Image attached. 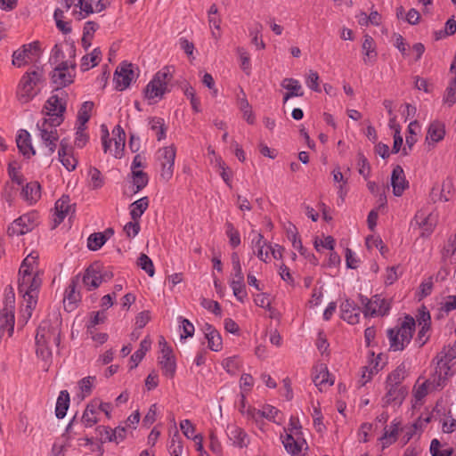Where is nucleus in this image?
I'll return each instance as SVG.
<instances>
[{
    "label": "nucleus",
    "mask_w": 456,
    "mask_h": 456,
    "mask_svg": "<svg viewBox=\"0 0 456 456\" xmlns=\"http://www.w3.org/2000/svg\"><path fill=\"white\" fill-rule=\"evenodd\" d=\"M20 195L28 204L36 203L41 197V186L38 182H30L22 187Z\"/></svg>",
    "instance_id": "nucleus-26"
},
{
    "label": "nucleus",
    "mask_w": 456,
    "mask_h": 456,
    "mask_svg": "<svg viewBox=\"0 0 456 456\" xmlns=\"http://www.w3.org/2000/svg\"><path fill=\"white\" fill-rule=\"evenodd\" d=\"M89 177H90V185L91 187L95 189H100L104 184V180L102 175V173L96 167H90L89 169Z\"/></svg>",
    "instance_id": "nucleus-53"
},
{
    "label": "nucleus",
    "mask_w": 456,
    "mask_h": 456,
    "mask_svg": "<svg viewBox=\"0 0 456 456\" xmlns=\"http://www.w3.org/2000/svg\"><path fill=\"white\" fill-rule=\"evenodd\" d=\"M415 320L406 315L400 325L387 330L390 350L403 351L411 341L415 330Z\"/></svg>",
    "instance_id": "nucleus-2"
},
{
    "label": "nucleus",
    "mask_w": 456,
    "mask_h": 456,
    "mask_svg": "<svg viewBox=\"0 0 456 456\" xmlns=\"http://www.w3.org/2000/svg\"><path fill=\"white\" fill-rule=\"evenodd\" d=\"M359 297L364 306L363 314L365 316H385L388 314L391 303L380 295H374L371 298L360 295Z\"/></svg>",
    "instance_id": "nucleus-8"
},
{
    "label": "nucleus",
    "mask_w": 456,
    "mask_h": 456,
    "mask_svg": "<svg viewBox=\"0 0 456 456\" xmlns=\"http://www.w3.org/2000/svg\"><path fill=\"white\" fill-rule=\"evenodd\" d=\"M131 183L133 184V193L142 191L149 183V176L143 171H134L130 175Z\"/></svg>",
    "instance_id": "nucleus-37"
},
{
    "label": "nucleus",
    "mask_w": 456,
    "mask_h": 456,
    "mask_svg": "<svg viewBox=\"0 0 456 456\" xmlns=\"http://www.w3.org/2000/svg\"><path fill=\"white\" fill-rule=\"evenodd\" d=\"M42 78L43 72L39 69L28 71L22 76L17 90V96L20 102H28L38 94L39 89L37 86L41 83Z\"/></svg>",
    "instance_id": "nucleus-6"
},
{
    "label": "nucleus",
    "mask_w": 456,
    "mask_h": 456,
    "mask_svg": "<svg viewBox=\"0 0 456 456\" xmlns=\"http://www.w3.org/2000/svg\"><path fill=\"white\" fill-rule=\"evenodd\" d=\"M237 104L240 111L243 112V118L248 124L255 123V117L251 110V106L246 98L245 92L242 88L240 90V94L237 95Z\"/></svg>",
    "instance_id": "nucleus-33"
},
{
    "label": "nucleus",
    "mask_w": 456,
    "mask_h": 456,
    "mask_svg": "<svg viewBox=\"0 0 456 456\" xmlns=\"http://www.w3.org/2000/svg\"><path fill=\"white\" fill-rule=\"evenodd\" d=\"M114 135V142H115V157L121 158V152L124 150L125 142H126V133L124 129L119 126H116L112 131Z\"/></svg>",
    "instance_id": "nucleus-42"
},
{
    "label": "nucleus",
    "mask_w": 456,
    "mask_h": 456,
    "mask_svg": "<svg viewBox=\"0 0 456 456\" xmlns=\"http://www.w3.org/2000/svg\"><path fill=\"white\" fill-rule=\"evenodd\" d=\"M454 356L452 354L446 353L437 362L436 373L438 376V387L444 386L445 380L452 376V366Z\"/></svg>",
    "instance_id": "nucleus-16"
},
{
    "label": "nucleus",
    "mask_w": 456,
    "mask_h": 456,
    "mask_svg": "<svg viewBox=\"0 0 456 456\" xmlns=\"http://www.w3.org/2000/svg\"><path fill=\"white\" fill-rule=\"evenodd\" d=\"M237 53H238V54L240 56V68L242 69V70L247 75H249L250 71H251V64H250L249 54L242 47H238L237 48Z\"/></svg>",
    "instance_id": "nucleus-57"
},
{
    "label": "nucleus",
    "mask_w": 456,
    "mask_h": 456,
    "mask_svg": "<svg viewBox=\"0 0 456 456\" xmlns=\"http://www.w3.org/2000/svg\"><path fill=\"white\" fill-rule=\"evenodd\" d=\"M254 247L256 248V254L259 259L264 262L267 261L268 252L264 253V246L265 245V241L264 240V237L262 234L258 233L256 235V240H253Z\"/></svg>",
    "instance_id": "nucleus-56"
},
{
    "label": "nucleus",
    "mask_w": 456,
    "mask_h": 456,
    "mask_svg": "<svg viewBox=\"0 0 456 456\" xmlns=\"http://www.w3.org/2000/svg\"><path fill=\"white\" fill-rule=\"evenodd\" d=\"M241 365L237 356L228 357L222 362L223 368L231 375L236 374Z\"/></svg>",
    "instance_id": "nucleus-50"
},
{
    "label": "nucleus",
    "mask_w": 456,
    "mask_h": 456,
    "mask_svg": "<svg viewBox=\"0 0 456 456\" xmlns=\"http://www.w3.org/2000/svg\"><path fill=\"white\" fill-rule=\"evenodd\" d=\"M149 126L151 130L154 131L158 141L166 138L167 127L165 126L164 119L158 117L149 118Z\"/></svg>",
    "instance_id": "nucleus-44"
},
{
    "label": "nucleus",
    "mask_w": 456,
    "mask_h": 456,
    "mask_svg": "<svg viewBox=\"0 0 456 456\" xmlns=\"http://www.w3.org/2000/svg\"><path fill=\"white\" fill-rule=\"evenodd\" d=\"M67 102L64 97L59 94H53L45 104V113L53 126H60L64 121V112L66 110Z\"/></svg>",
    "instance_id": "nucleus-7"
},
{
    "label": "nucleus",
    "mask_w": 456,
    "mask_h": 456,
    "mask_svg": "<svg viewBox=\"0 0 456 456\" xmlns=\"http://www.w3.org/2000/svg\"><path fill=\"white\" fill-rule=\"evenodd\" d=\"M441 444L437 439H433L430 444V452L432 456H452L453 450L447 448L440 450Z\"/></svg>",
    "instance_id": "nucleus-58"
},
{
    "label": "nucleus",
    "mask_w": 456,
    "mask_h": 456,
    "mask_svg": "<svg viewBox=\"0 0 456 456\" xmlns=\"http://www.w3.org/2000/svg\"><path fill=\"white\" fill-rule=\"evenodd\" d=\"M16 143L17 147L20 151V152L27 157L30 158V156H33L36 154L35 150L32 147L31 140H30V134L26 130H20L17 138H16Z\"/></svg>",
    "instance_id": "nucleus-27"
},
{
    "label": "nucleus",
    "mask_w": 456,
    "mask_h": 456,
    "mask_svg": "<svg viewBox=\"0 0 456 456\" xmlns=\"http://www.w3.org/2000/svg\"><path fill=\"white\" fill-rule=\"evenodd\" d=\"M94 108V102H85L79 110H78V113H77V122L79 124V126H85L86 124L88 122V120L90 119V113L92 111Z\"/></svg>",
    "instance_id": "nucleus-47"
},
{
    "label": "nucleus",
    "mask_w": 456,
    "mask_h": 456,
    "mask_svg": "<svg viewBox=\"0 0 456 456\" xmlns=\"http://www.w3.org/2000/svg\"><path fill=\"white\" fill-rule=\"evenodd\" d=\"M109 5L110 0H77L75 7L79 10H74L72 15L77 20H82L93 13L102 12Z\"/></svg>",
    "instance_id": "nucleus-10"
},
{
    "label": "nucleus",
    "mask_w": 456,
    "mask_h": 456,
    "mask_svg": "<svg viewBox=\"0 0 456 456\" xmlns=\"http://www.w3.org/2000/svg\"><path fill=\"white\" fill-rule=\"evenodd\" d=\"M444 101L449 106L456 102V77L447 87Z\"/></svg>",
    "instance_id": "nucleus-64"
},
{
    "label": "nucleus",
    "mask_w": 456,
    "mask_h": 456,
    "mask_svg": "<svg viewBox=\"0 0 456 456\" xmlns=\"http://www.w3.org/2000/svg\"><path fill=\"white\" fill-rule=\"evenodd\" d=\"M181 319L180 329H182L183 332L181 333V338H187L192 337L194 334V325L188 320L183 317Z\"/></svg>",
    "instance_id": "nucleus-63"
},
{
    "label": "nucleus",
    "mask_w": 456,
    "mask_h": 456,
    "mask_svg": "<svg viewBox=\"0 0 456 456\" xmlns=\"http://www.w3.org/2000/svg\"><path fill=\"white\" fill-rule=\"evenodd\" d=\"M34 225L33 217L30 215H23L9 225L7 233L9 236H20L30 232Z\"/></svg>",
    "instance_id": "nucleus-17"
},
{
    "label": "nucleus",
    "mask_w": 456,
    "mask_h": 456,
    "mask_svg": "<svg viewBox=\"0 0 456 456\" xmlns=\"http://www.w3.org/2000/svg\"><path fill=\"white\" fill-rule=\"evenodd\" d=\"M313 381L321 392L334 383V379H330V372L325 365H321L318 373L314 376Z\"/></svg>",
    "instance_id": "nucleus-31"
},
{
    "label": "nucleus",
    "mask_w": 456,
    "mask_h": 456,
    "mask_svg": "<svg viewBox=\"0 0 456 456\" xmlns=\"http://www.w3.org/2000/svg\"><path fill=\"white\" fill-rule=\"evenodd\" d=\"M400 426V421L394 419L389 428L387 427L384 428V434L380 438L382 447L386 448L392 444H394L397 440V434Z\"/></svg>",
    "instance_id": "nucleus-34"
},
{
    "label": "nucleus",
    "mask_w": 456,
    "mask_h": 456,
    "mask_svg": "<svg viewBox=\"0 0 456 456\" xmlns=\"http://www.w3.org/2000/svg\"><path fill=\"white\" fill-rule=\"evenodd\" d=\"M20 167L16 161H12L8 164L7 172L12 183L21 185L24 183V176L20 171Z\"/></svg>",
    "instance_id": "nucleus-46"
},
{
    "label": "nucleus",
    "mask_w": 456,
    "mask_h": 456,
    "mask_svg": "<svg viewBox=\"0 0 456 456\" xmlns=\"http://www.w3.org/2000/svg\"><path fill=\"white\" fill-rule=\"evenodd\" d=\"M445 135V126L442 122L434 121L432 122L428 129L426 141L428 144L431 142L436 143L444 139Z\"/></svg>",
    "instance_id": "nucleus-29"
},
{
    "label": "nucleus",
    "mask_w": 456,
    "mask_h": 456,
    "mask_svg": "<svg viewBox=\"0 0 456 456\" xmlns=\"http://www.w3.org/2000/svg\"><path fill=\"white\" fill-rule=\"evenodd\" d=\"M134 78V73L133 70V65L131 63H122L117 68L114 73L115 87L118 91L126 89L133 79Z\"/></svg>",
    "instance_id": "nucleus-14"
},
{
    "label": "nucleus",
    "mask_w": 456,
    "mask_h": 456,
    "mask_svg": "<svg viewBox=\"0 0 456 456\" xmlns=\"http://www.w3.org/2000/svg\"><path fill=\"white\" fill-rule=\"evenodd\" d=\"M225 233L229 238V243L232 248H235L240 244L241 240L240 232L229 221L225 223Z\"/></svg>",
    "instance_id": "nucleus-48"
},
{
    "label": "nucleus",
    "mask_w": 456,
    "mask_h": 456,
    "mask_svg": "<svg viewBox=\"0 0 456 456\" xmlns=\"http://www.w3.org/2000/svg\"><path fill=\"white\" fill-rule=\"evenodd\" d=\"M174 68L172 66H165L159 70L149 82L144 89V97L151 104L156 99H162L167 92L168 83L173 78Z\"/></svg>",
    "instance_id": "nucleus-3"
},
{
    "label": "nucleus",
    "mask_w": 456,
    "mask_h": 456,
    "mask_svg": "<svg viewBox=\"0 0 456 456\" xmlns=\"http://www.w3.org/2000/svg\"><path fill=\"white\" fill-rule=\"evenodd\" d=\"M98 415V399H94L86 405L81 421L85 427L91 428L99 421Z\"/></svg>",
    "instance_id": "nucleus-25"
},
{
    "label": "nucleus",
    "mask_w": 456,
    "mask_h": 456,
    "mask_svg": "<svg viewBox=\"0 0 456 456\" xmlns=\"http://www.w3.org/2000/svg\"><path fill=\"white\" fill-rule=\"evenodd\" d=\"M183 450L181 436L178 431H175L171 437L168 444V452L171 456H181Z\"/></svg>",
    "instance_id": "nucleus-49"
},
{
    "label": "nucleus",
    "mask_w": 456,
    "mask_h": 456,
    "mask_svg": "<svg viewBox=\"0 0 456 456\" xmlns=\"http://www.w3.org/2000/svg\"><path fill=\"white\" fill-rule=\"evenodd\" d=\"M97 436H99L102 443L112 442L115 440V436L113 437L112 428L106 426H99L95 429Z\"/></svg>",
    "instance_id": "nucleus-62"
},
{
    "label": "nucleus",
    "mask_w": 456,
    "mask_h": 456,
    "mask_svg": "<svg viewBox=\"0 0 456 456\" xmlns=\"http://www.w3.org/2000/svg\"><path fill=\"white\" fill-rule=\"evenodd\" d=\"M40 52L39 42L35 41L15 51L12 54V64L17 67H21L34 57L38 56Z\"/></svg>",
    "instance_id": "nucleus-13"
},
{
    "label": "nucleus",
    "mask_w": 456,
    "mask_h": 456,
    "mask_svg": "<svg viewBox=\"0 0 456 456\" xmlns=\"http://www.w3.org/2000/svg\"><path fill=\"white\" fill-rule=\"evenodd\" d=\"M19 274V293L22 294L23 298L29 301L28 307L31 308L35 305V297H38V290L42 283L41 278L38 274L32 273L28 257L23 260Z\"/></svg>",
    "instance_id": "nucleus-1"
},
{
    "label": "nucleus",
    "mask_w": 456,
    "mask_h": 456,
    "mask_svg": "<svg viewBox=\"0 0 456 456\" xmlns=\"http://www.w3.org/2000/svg\"><path fill=\"white\" fill-rule=\"evenodd\" d=\"M80 280L87 290H93L102 283L104 275L102 274L99 265L94 264L86 269Z\"/></svg>",
    "instance_id": "nucleus-15"
},
{
    "label": "nucleus",
    "mask_w": 456,
    "mask_h": 456,
    "mask_svg": "<svg viewBox=\"0 0 456 456\" xmlns=\"http://www.w3.org/2000/svg\"><path fill=\"white\" fill-rule=\"evenodd\" d=\"M54 208L57 216L54 219L56 224H61L69 213H74L75 211L74 206L70 204V198L68 195H62L55 202Z\"/></svg>",
    "instance_id": "nucleus-22"
},
{
    "label": "nucleus",
    "mask_w": 456,
    "mask_h": 456,
    "mask_svg": "<svg viewBox=\"0 0 456 456\" xmlns=\"http://www.w3.org/2000/svg\"><path fill=\"white\" fill-rule=\"evenodd\" d=\"M263 26L261 23L256 22L255 24V28L250 30L249 34L252 37V44H254L257 48L264 49L265 47V44L259 37Z\"/></svg>",
    "instance_id": "nucleus-60"
},
{
    "label": "nucleus",
    "mask_w": 456,
    "mask_h": 456,
    "mask_svg": "<svg viewBox=\"0 0 456 456\" xmlns=\"http://www.w3.org/2000/svg\"><path fill=\"white\" fill-rule=\"evenodd\" d=\"M65 53L62 49V46L59 45H55L52 50V55L50 61H53L56 66L61 64V62H71L72 59L69 57L68 60H65Z\"/></svg>",
    "instance_id": "nucleus-54"
},
{
    "label": "nucleus",
    "mask_w": 456,
    "mask_h": 456,
    "mask_svg": "<svg viewBox=\"0 0 456 456\" xmlns=\"http://www.w3.org/2000/svg\"><path fill=\"white\" fill-rule=\"evenodd\" d=\"M148 207L149 200L147 197H142L138 200L133 202L129 207V214L131 216L132 220H139L142 214L146 211Z\"/></svg>",
    "instance_id": "nucleus-39"
},
{
    "label": "nucleus",
    "mask_w": 456,
    "mask_h": 456,
    "mask_svg": "<svg viewBox=\"0 0 456 456\" xmlns=\"http://www.w3.org/2000/svg\"><path fill=\"white\" fill-rule=\"evenodd\" d=\"M105 243L104 236L101 232L92 233L87 239V247L90 250L96 251Z\"/></svg>",
    "instance_id": "nucleus-52"
},
{
    "label": "nucleus",
    "mask_w": 456,
    "mask_h": 456,
    "mask_svg": "<svg viewBox=\"0 0 456 456\" xmlns=\"http://www.w3.org/2000/svg\"><path fill=\"white\" fill-rule=\"evenodd\" d=\"M230 285L236 298L240 302H243L244 297H247V291L242 269L233 271V278L231 281Z\"/></svg>",
    "instance_id": "nucleus-23"
},
{
    "label": "nucleus",
    "mask_w": 456,
    "mask_h": 456,
    "mask_svg": "<svg viewBox=\"0 0 456 456\" xmlns=\"http://www.w3.org/2000/svg\"><path fill=\"white\" fill-rule=\"evenodd\" d=\"M157 154L158 160L161 167L160 176L167 182L174 175L176 149L174 144H171L159 149Z\"/></svg>",
    "instance_id": "nucleus-9"
},
{
    "label": "nucleus",
    "mask_w": 456,
    "mask_h": 456,
    "mask_svg": "<svg viewBox=\"0 0 456 456\" xmlns=\"http://www.w3.org/2000/svg\"><path fill=\"white\" fill-rule=\"evenodd\" d=\"M106 314L104 311L93 312L91 314V319L86 324L87 332L93 334V330L96 325L102 324L106 320Z\"/></svg>",
    "instance_id": "nucleus-51"
},
{
    "label": "nucleus",
    "mask_w": 456,
    "mask_h": 456,
    "mask_svg": "<svg viewBox=\"0 0 456 456\" xmlns=\"http://www.w3.org/2000/svg\"><path fill=\"white\" fill-rule=\"evenodd\" d=\"M281 86L289 92L285 94L283 102L285 103L289 98L295 96H303L304 93L301 90V86L297 79L285 78L281 82Z\"/></svg>",
    "instance_id": "nucleus-35"
},
{
    "label": "nucleus",
    "mask_w": 456,
    "mask_h": 456,
    "mask_svg": "<svg viewBox=\"0 0 456 456\" xmlns=\"http://www.w3.org/2000/svg\"><path fill=\"white\" fill-rule=\"evenodd\" d=\"M102 58V51L100 48H94L89 55H85L81 60L80 68L83 71H86L93 67L98 65Z\"/></svg>",
    "instance_id": "nucleus-41"
},
{
    "label": "nucleus",
    "mask_w": 456,
    "mask_h": 456,
    "mask_svg": "<svg viewBox=\"0 0 456 456\" xmlns=\"http://www.w3.org/2000/svg\"><path fill=\"white\" fill-rule=\"evenodd\" d=\"M80 281V275L74 276L70 283L69 284L68 288L65 291V299L69 300V304H75L81 299V295L78 290H77V287Z\"/></svg>",
    "instance_id": "nucleus-38"
},
{
    "label": "nucleus",
    "mask_w": 456,
    "mask_h": 456,
    "mask_svg": "<svg viewBox=\"0 0 456 456\" xmlns=\"http://www.w3.org/2000/svg\"><path fill=\"white\" fill-rule=\"evenodd\" d=\"M163 374L166 377L173 378L175 373L176 364L173 355L172 348L164 341V346L161 348V356L159 358Z\"/></svg>",
    "instance_id": "nucleus-18"
},
{
    "label": "nucleus",
    "mask_w": 456,
    "mask_h": 456,
    "mask_svg": "<svg viewBox=\"0 0 456 456\" xmlns=\"http://www.w3.org/2000/svg\"><path fill=\"white\" fill-rule=\"evenodd\" d=\"M69 152L70 150L68 148L66 141L61 140L58 151L59 159L67 170L72 171L76 168L77 161Z\"/></svg>",
    "instance_id": "nucleus-28"
},
{
    "label": "nucleus",
    "mask_w": 456,
    "mask_h": 456,
    "mask_svg": "<svg viewBox=\"0 0 456 456\" xmlns=\"http://www.w3.org/2000/svg\"><path fill=\"white\" fill-rule=\"evenodd\" d=\"M386 394L382 397V406L387 407L389 405L400 406L407 394L408 390L404 386L393 385L385 382Z\"/></svg>",
    "instance_id": "nucleus-12"
},
{
    "label": "nucleus",
    "mask_w": 456,
    "mask_h": 456,
    "mask_svg": "<svg viewBox=\"0 0 456 456\" xmlns=\"http://www.w3.org/2000/svg\"><path fill=\"white\" fill-rule=\"evenodd\" d=\"M391 184L395 196H401L408 187V182L405 179L403 169L401 166H396L391 175Z\"/></svg>",
    "instance_id": "nucleus-21"
},
{
    "label": "nucleus",
    "mask_w": 456,
    "mask_h": 456,
    "mask_svg": "<svg viewBox=\"0 0 456 456\" xmlns=\"http://www.w3.org/2000/svg\"><path fill=\"white\" fill-rule=\"evenodd\" d=\"M358 158V166H359V173L365 178L370 175V166L368 162V159L364 156L362 151H359L357 154Z\"/></svg>",
    "instance_id": "nucleus-61"
},
{
    "label": "nucleus",
    "mask_w": 456,
    "mask_h": 456,
    "mask_svg": "<svg viewBox=\"0 0 456 456\" xmlns=\"http://www.w3.org/2000/svg\"><path fill=\"white\" fill-rule=\"evenodd\" d=\"M341 318L346 321L350 324H355L359 322L361 309L357 306L354 301L349 299L345 300L340 305Z\"/></svg>",
    "instance_id": "nucleus-20"
},
{
    "label": "nucleus",
    "mask_w": 456,
    "mask_h": 456,
    "mask_svg": "<svg viewBox=\"0 0 456 456\" xmlns=\"http://www.w3.org/2000/svg\"><path fill=\"white\" fill-rule=\"evenodd\" d=\"M226 435L233 446L244 448L249 444L248 436L241 428L235 424L227 425Z\"/></svg>",
    "instance_id": "nucleus-19"
},
{
    "label": "nucleus",
    "mask_w": 456,
    "mask_h": 456,
    "mask_svg": "<svg viewBox=\"0 0 456 456\" xmlns=\"http://www.w3.org/2000/svg\"><path fill=\"white\" fill-rule=\"evenodd\" d=\"M37 126L40 132L39 135L44 144L48 148V155H52L56 149L59 140V134L56 129L58 126H53L49 120L43 119L41 123H37Z\"/></svg>",
    "instance_id": "nucleus-11"
},
{
    "label": "nucleus",
    "mask_w": 456,
    "mask_h": 456,
    "mask_svg": "<svg viewBox=\"0 0 456 456\" xmlns=\"http://www.w3.org/2000/svg\"><path fill=\"white\" fill-rule=\"evenodd\" d=\"M362 52L364 53L363 61L365 64L374 63L377 59L376 45L373 38L365 35L362 42Z\"/></svg>",
    "instance_id": "nucleus-32"
},
{
    "label": "nucleus",
    "mask_w": 456,
    "mask_h": 456,
    "mask_svg": "<svg viewBox=\"0 0 456 456\" xmlns=\"http://www.w3.org/2000/svg\"><path fill=\"white\" fill-rule=\"evenodd\" d=\"M138 265L144 270L149 276L152 277L155 273L153 262L151 259L144 253H142L138 257L137 261Z\"/></svg>",
    "instance_id": "nucleus-55"
},
{
    "label": "nucleus",
    "mask_w": 456,
    "mask_h": 456,
    "mask_svg": "<svg viewBox=\"0 0 456 456\" xmlns=\"http://www.w3.org/2000/svg\"><path fill=\"white\" fill-rule=\"evenodd\" d=\"M281 440L286 451L292 456H297L302 451L303 444H305V440L300 442L298 436L292 434H286L285 436H281Z\"/></svg>",
    "instance_id": "nucleus-30"
},
{
    "label": "nucleus",
    "mask_w": 456,
    "mask_h": 456,
    "mask_svg": "<svg viewBox=\"0 0 456 456\" xmlns=\"http://www.w3.org/2000/svg\"><path fill=\"white\" fill-rule=\"evenodd\" d=\"M414 223L419 228L423 229L421 236H428L434 230V224L429 223V216H426L423 212H418L415 215Z\"/></svg>",
    "instance_id": "nucleus-43"
},
{
    "label": "nucleus",
    "mask_w": 456,
    "mask_h": 456,
    "mask_svg": "<svg viewBox=\"0 0 456 456\" xmlns=\"http://www.w3.org/2000/svg\"><path fill=\"white\" fill-rule=\"evenodd\" d=\"M151 346V340L146 337L144 339H142L140 343V347L137 349L130 358V362H132L130 369H134L137 367L139 362L143 359L146 353L150 350Z\"/></svg>",
    "instance_id": "nucleus-36"
},
{
    "label": "nucleus",
    "mask_w": 456,
    "mask_h": 456,
    "mask_svg": "<svg viewBox=\"0 0 456 456\" xmlns=\"http://www.w3.org/2000/svg\"><path fill=\"white\" fill-rule=\"evenodd\" d=\"M65 51L69 57L72 59L71 62H61L55 66L52 79L58 86H67L73 83L76 69V46L74 43H66Z\"/></svg>",
    "instance_id": "nucleus-4"
},
{
    "label": "nucleus",
    "mask_w": 456,
    "mask_h": 456,
    "mask_svg": "<svg viewBox=\"0 0 456 456\" xmlns=\"http://www.w3.org/2000/svg\"><path fill=\"white\" fill-rule=\"evenodd\" d=\"M51 344L59 346L60 331L49 321H44L38 326L36 335L37 354L42 357L50 354L48 347Z\"/></svg>",
    "instance_id": "nucleus-5"
},
{
    "label": "nucleus",
    "mask_w": 456,
    "mask_h": 456,
    "mask_svg": "<svg viewBox=\"0 0 456 456\" xmlns=\"http://www.w3.org/2000/svg\"><path fill=\"white\" fill-rule=\"evenodd\" d=\"M205 338L208 340V346L210 350L218 352L222 349V338L219 332L209 323L203 327Z\"/></svg>",
    "instance_id": "nucleus-24"
},
{
    "label": "nucleus",
    "mask_w": 456,
    "mask_h": 456,
    "mask_svg": "<svg viewBox=\"0 0 456 456\" xmlns=\"http://www.w3.org/2000/svg\"><path fill=\"white\" fill-rule=\"evenodd\" d=\"M406 378V368L404 363L398 365L387 377L386 382L393 385L403 386V381Z\"/></svg>",
    "instance_id": "nucleus-45"
},
{
    "label": "nucleus",
    "mask_w": 456,
    "mask_h": 456,
    "mask_svg": "<svg viewBox=\"0 0 456 456\" xmlns=\"http://www.w3.org/2000/svg\"><path fill=\"white\" fill-rule=\"evenodd\" d=\"M69 406V394L67 390H62L57 398L55 415L58 419L65 417L68 408Z\"/></svg>",
    "instance_id": "nucleus-40"
},
{
    "label": "nucleus",
    "mask_w": 456,
    "mask_h": 456,
    "mask_svg": "<svg viewBox=\"0 0 456 456\" xmlns=\"http://www.w3.org/2000/svg\"><path fill=\"white\" fill-rule=\"evenodd\" d=\"M443 257L453 256L456 260V233L451 236L442 250Z\"/></svg>",
    "instance_id": "nucleus-59"
}]
</instances>
